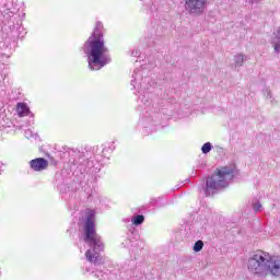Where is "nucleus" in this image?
<instances>
[{"label":"nucleus","mask_w":280,"mask_h":280,"mask_svg":"<svg viewBox=\"0 0 280 280\" xmlns=\"http://www.w3.org/2000/svg\"><path fill=\"white\" fill-rule=\"evenodd\" d=\"M186 183H189V178L186 179Z\"/></svg>","instance_id":"nucleus-23"},{"label":"nucleus","mask_w":280,"mask_h":280,"mask_svg":"<svg viewBox=\"0 0 280 280\" xmlns=\"http://www.w3.org/2000/svg\"><path fill=\"white\" fill-rule=\"evenodd\" d=\"M202 248H205V242H202L201 240L197 241L192 247V250L195 253H200V250H202Z\"/></svg>","instance_id":"nucleus-15"},{"label":"nucleus","mask_w":280,"mask_h":280,"mask_svg":"<svg viewBox=\"0 0 280 280\" xmlns=\"http://www.w3.org/2000/svg\"><path fill=\"white\" fill-rule=\"evenodd\" d=\"M95 277H97V279L100 280L105 279L104 273L102 271H98V273H95Z\"/></svg>","instance_id":"nucleus-21"},{"label":"nucleus","mask_w":280,"mask_h":280,"mask_svg":"<svg viewBox=\"0 0 280 280\" xmlns=\"http://www.w3.org/2000/svg\"><path fill=\"white\" fill-rule=\"evenodd\" d=\"M26 139H34V132L31 129H26L24 132Z\"/></svg>","instance_id":"nucleus-17"},{"label":"nucleus","mask_w":280,"mask_h":280,"mask_svg":"<svg viewBox=\"0 0 280 280\" xmlns=\"http://www.w3.org/2000/svg\"><path fill=\"white\" fill-rule=\"evenodd\" d=\"M140 54L141 52L139 51V49L131 51V56H133V58H137V56H140Z\"/></svg>","instance_id":"nucleus-20"},{"label":"nucleus","mask_w":280,"mask_h":280,"mask_svg":"<svg viewBox=\"0 0 280 280\" xmlns=\"http://www.w3.org/2000/svg\"><path fill=\"white\" fill-rule=\"evenodd\" d=\"M91 162L89 160H84L82 158L79 159V170L81 172V174H84V172H86V165H90Z\"/></svg>","instance_id":"nucleus-13"},{"label":"nucleus","mask_w":280,"mask_h":280,"mask_svg":"<svg viewBox=\"0 0 280 280\" xmlns=\"http://www.w3.org/2000/svg\"><path fill=\"white\" fill-rule=\"evenodd\" d=\"M253 209H254V211H260V209H261V203H259V202H256V203H254V206H253Z\"/></svg>","instance_id":"nucleus-18"},{"label":"nucleus","mask_w":280,"mask_h":280,"mask_svg":"<svg viewBox=\"0 0 280 280\" xmlns=\"http://www.w3.org/2000/svg\"><path fill=\"white\" fill-rule=\"evenodd\" d=\"M83 242L90 246V249L85 252L88 261L94 266H102L104 258L100 256V253L104 250V243H102V236L95 231V210L88 212L83 226Z\"/></svg>","instance_id":"nucleus-2"},{"label":"nucleus","mask_w":280,"mask_h":280,"mask_svg":"<svg viewBox=\"0 0 280 280\" xmlns=\"http://www.w3.org/2000/svg\"><path fill=\"white\" fill-rule=\"evenodd\" d=\"M145 119L148 124H152V126H161V124H163V114L152 113L151 115H147Z\"/></svg>","instance_id":"nucleus-9"},{"label":"nucleus","mask_w":280,"mask_h":280,"mask_svg":"<svg viewBox=\"0 0 280 280\" xmlns=\"http://www.w3.org/2000/svg\"><path fill=\"white\" fill-rule=\"evenodd\" d=\"M103 28L104 24L96 22L94 31L83 45V51L88 56V65L91 71H100V69H104L106 65L113 62L110 50H108L104 40Z\"/></svg>","instance_id":"nucleus-1"},{"label":"nucleus","mask_w":280,"mask_h":280,"mask_svg":"<svg viewBox=\"0 0 280 280\" xmlns=\"http://www.w3.org/2000/svg\"><path fill=\"white\" fill-rule=\"evenodd\" d=\"M55 185L57 189H60V191H67V179L61 172H57L55 174Z\"/></svg>","instance_id":"nucleus-8"},{"label":"nucleus","mask_w":280,"mask_h":280,"mask_svg":"<svg viewBox=\"0 0 280 280\" xmlns=\"http://www.w3.org/2000/svg\"><path fill=\"white\" fill-rule=\"evenodd\" d=\"M18 115L19 117H27V115H30V106H27V103H18Z\"/></svg>","instance_id":"nucleus-10"},{"label":"nucleus","mask_w":280,"mask_h":280,"mask_svg":"<svg viewBox=\"0 0 280 280\" xmlns=\"http://www.w3.org/2000/svg\"><path fill=\"white\" fill-rule=\"evenodd\" d=\"M128 244H130V240H127L125 243H122L124 246H128Z\"/></svg>","instance_id":"nucleus-22"},{"label":"nucleus","mask_w":280,"mask_h":280,"mask_svg":"<svg viewBox=\"0 0 280 280\" xmlns=\"http://www.w3.org/2000/svg\"><path fill=\"white\" fill-rule=\"evenodd\" d=\"M211 150H213V144H211V142H206L201 147L202 154H209V152H211Z\"/></svg>","instance_id":"nucleus-14"},{"label":"nucleus","mask_w":280,"mask_h":280,"mask_svg":"<svg viewBox=\"0 0 280 280\" xmlns=\"http://www.w3.org/2000/svg\"><path fill=\"white\" fill-rule=\"evenodd\" d=\"M233 178H235V166L217 168L214 174L206 178V185L202 188L205 196H213L219 189H226Z\"/></svg>","instance_id":"nucleus-4"},{"label":"nucleus","mask_w":280,"mask_h":280,"mask_svg":"<svg viewBox=\"0 0 280 280\" xmlns=\"http://www.w3.org/2000/svg\"><path fill=\"white\" fill-rule=\"evenodd\" d=\"M247 268L253 275L259 277H280V256H270L264 250H256L249 255Z\"/></svg>","instance_id":"nucleus-3"},{"label":"nucleus","mask_w":280,"mask_h":280,"mask_svg":"<svg viewBox=\"0 0 280 280\" xmlns=\"http://www.w3.org/2000/svg\"><path fill=\"white\" fill-rule=\"evenodd\" d=\"M131 86L132 89H138L139 93H141V91H150V89H152V86H154V81H152V78L150 77H144L143 78V70L142 69H135L133 70V74L131 77ZM139 84L137 86V81H139Z\"/></svg>","instance_id":"nucleus-5"},{"label":"nucleus","mask_w":280,"mask_h":280,"mask_svg":"<svg viewBox=\"0 0 280 280\" xmlns=\"http://www.w3.org/2000/svg\"><path fill=\"white\" fill-rule=\"evenodd\" d=\"M248 60V57L244 54H237L234 56V67L237 69L238 67H243L244 62Z\"/></svg>","instance_id":"nucleus-11"},{"label":"nucleus","mask_w":280,"mask_h":280,"mask_svg":"<svg viewBox=\"0 0 280 280\" xmlns=\"http://www.w3.org/2000/svg\"><path fill=\"white\" fill-rule=\"evenodd\" d=\"M30 167L33 172H43L49 167V162L45 158H36L30 161Z\"/></svg>","instance_id":"nucleus-7"},{"label":"nucleus","mask_w":280,"mask_h":280,"mask_svg":"<svg viewBox=\"0 0 280 280\" xmlns=\"http://www.w3.org/2000/svg\"><path fill=\"white\" fill-rule=\"evenodd\" d=\"M160 200H161V197L160 198H153V199H151V201H150V205H156L158 202H160Z\"/></svg>","instance_id":"nucleus-19"},{"label":"nucleus","mask_w":280,"mask_h":280,"mask_svg":"<svg viewBox=\"0 0 280 280\" xmlns=\"http://www.w3.org/2000/svg\"><path fill=\"white\" fill-rule=\"evenodd\" d=\"M262 94L267 100H272V92L270 91V89L266 88L265 90H262Z\"/></svg>","instance_id":"nucleus-16"},{"label":"nucleus","mask_w":280,"mask_h":280,"mask_svg":"<svg viewBox=\"0 0 280 280\" xmlns=\"http://www.w3.org/2000/svg\"><path fill=\"white\" fill-rule=\"evenodd\" d=\"M131 222L135 226H141L145 222V217L143 214L133 215Z\"/></svg>","instance_id":"nucleus-12"},{"label":"nucleus","mask_w":280,"mask_h":280,"mask_svg":"<svg viewBox=\"0 0 280 280\" xmlns=\"http://www.w3.org/2000/svg\"><path fill=\"white\" fill-rule=\"evenodd\" d=\"M184 8L188 14L192 16H200L207 10L209 0H184Z\"/></svg>","instance_id":"nucleus-6"}]
</instances>
